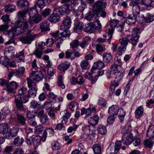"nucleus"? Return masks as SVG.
<instances>
[{
	"mask_svg": "<svg viewBox=\"0 0 154 154\" xmlns=\"http://www.w3.org/2000/svg\"><path fill=\"white\" fill-rule=\"evenodd\" d=\"M40 120L42 124H46L48 122L49 118L47 115H44L40 119Z\"/></svg>",
	"mask_w": 154,
	"mask_h": 154,
	"instance_id": "052dcab7",
	"label": "nucleus"
},
{
	"mask_svg": "<svg viewBox=\"0 0 154 154\" xmlns=\"http://www.w3.org/2000/svg\"><path fill=\"white\" fill-rule=\"evenodd\" d=\"M140 37L139 35L135 34H131L127 35V39L128 42L131 44L133 46L136 45L137 43L138 42V39Z\"/></svg>",
	"mask_w": 154,
	"mask_h": 154,
	"instance_id": "f8f14e48",
	"label": "nucleus"
},
{
	"mask_svg": "<svg viewBox=\"0 0 154 154\" xmlns=\"http://www.w3.org/2000/svg\"><path fill=\"white\" fill-rule=\"evenodd\" d=\"M19 131V129L17 127H14L5 133V137L8 139H11L17 135Z\"/></svg>",
	"mask_w": 154,
	"mask_h": 154,
	"instance_id": "6e6552de",
	"label": "nucleus"
},
{
	"mask_svg": "<svg viewBox=\"0 0 154 154\" xmlns=\"http://www.w3.org/2000/svg\"><path fill=\"white\" fill-rule=\"evenodd\" d=\"M41 11H42L41 12L42 15L43 17H45L50 14L51 10L50 8H45L43 11L42 10Z\"/></svg>",
	"mask_w": 154,
	"mask_h": 154,
	"instance_id": "bf43d9fd",
	"label": "nucleus"
},
{
	"mask_svg": "<svg viewBox=\"0 0 154 154\" xmlns=\"http://www.w3.org/2000/svg\"><path fill=\"white\" fill-rule=\"evenodd\" d=\"M15 9V6L13 4H9L5 6V11L6 13H10Z\"/></svg>",
	"mask_w": 154,
	"mask_h": 154,
	"instance_id": "37998d69",
	"label": "nucleus"
},
{
	"mask_svg": "<svg viewBox=\"0 0 154 154\" xmlns=\"http://www.w3.org/2000/svg\"><path fill=\"white\" fill-rule=\"evenodd\" d=\"M9 60L5 57H2L0 59V63L3 65L7 66L8 64Z\"/></svg>",
	"mask_w": 154,
	"mask_h": 154,
	"instance_id": "13d9d810",
	"label": "nucleus"
},
{
	"mask_svg": "<svg viewBox=\"0 0 154 154\" xmlns=\"http://www.w3.org/2000/svg\"><path fill=\"white\" fill-rule=\"evenodd\" d=\"M147 136L149 139L154 137V125H150L148 128L146 133Z\"/></svg>",
	"mask_w": 154,
	"mask_h": 154,
	"instance_id": "c756f323",
	"label": "nucleus"
},
{
	"mask_svg": "<svg viewBox=\"0 0 154 154\" xmlns=\"http://www.w3.org/2000/svg\"><path fill=\"white\" fill-rule=\"evenodd\" d=\"M18 97L20 99V101L23 103H25L28 102L29 100V97L28 95L24 96H20V95H16L15 96V98H16L17 97Z\"/></svg>",
	"mask_w": 154,
	"mask_h": 154,
	"instance_id": "09e8293b",
	"label": "nucleus"
},
{
	"mask_svg": "<svg viewBox=\"0 0 154 154\" xmlns=\"http://www.w3.org/2000/svg\"><path fill=\"white\" fill-rule=\"evenodd\" d=\"M20 99L18 97H17L16 98H15L14 101L16 103L17 109L20 111H24L25 108L23 104V103L20 101Z\"/></svg>",
	"mask_w": 154,
	"mask_h": 154,
	"instance_id": "b1692460",
	"label": "nucleus"
},
{
	"mask_svg": "<svg viewBox=\"0 0 154 154\" xmlns=\"http://www.w3.org/2000/svg\"><path fill=\"white\" fill-rule=\"evenodd\" d=\"M154 2L153 0H133L130 2L129 5L132 6V10L139 14L140 8L141 7L143 9L150 10L153 8L152 3Z\"/></svg>",
	"mask_w": 154,
	"mask_h": 154,
	"instance_id": "f257e3e1",
	"label": "nucleus"
},
{
	"mask_svg": "<svg viewBox=\"0 0 154 154\" xmlns=\"http://www.w3.org/2000/svg\"><path fill=\"white\" fill-rule=\"evenodd\" d=\"M98 133L102 135H105L106 133L107 130L106 127L102 125H99L97 128Z\"/></svg>",
	"mask_w": 154,
	"mask_h": 154,
	"instance_id": "f704fd0d",
	"label": "nucleus"
},
{
	"mask_svg": "<svg viewBox=\"0 0 154 154\" xmlns=\"http://www.w3.org/2000/svg\"><path fill=\"white\" fill-rule=\"evenodd\" d=\"M70 63L66 61L60 64L57 66V68L60 70L64 72L69 67Z\"/></svg>",
	"mask_w": 154,
	"mask_h": 154,
	"instance_id": "393cba45",
	"label": "nucleus"
},
{
	"mask_svg": "<svg viewBox=\"0 0 154 154\" xmlns=\"http://www.w3.org/2000/svg\"><path fill=\"white\" fill-rule=\"evenodd\" d=\"M63 31L61 32L59 34V31H57L55 33L52 34V35L54 37L59 38L69 37L70 35V32L68 29H64Z\"/></svg>",
	"mask_w": 154,
	"mask_h": 154,
	"instance_id": "ddd939ff",
	"label": "nucleus"
},
{
	"mask_svg": "<svg viewBox=\"0 0 154 154\" xmlns=\"http://www.w3.org/2000/svg\"><path fill=\"white\" fill-rule=\"evenodd\" d=\"M84 24L82 22H79L75 25L74 28V32L80 34L83 28Z\"/></svg>",
	"mask_w": 154,
	"mask_h": 154,
	"instance_id": "4be33fe9",
	"label": "nucleus"
},
{
	"mask_svg": "<svg viewBox=\"0 0 154 154\" xmlns=\"http://www.w3.org/2000/svg\"><path fill=\"white\" fill-rule=\"evenodd\" d=\"M38 35V34L34 33L32 30H29L26 33L25 35L20 37L19 40L23 43L30 44Z\"/></svg>",
	"mask_w": 154,
	"mask_h": 154,
	"instance_id": "20e7f679",
	"label": "nucleus"
},
{
	"mask_svg": "<svg viewBox=\"0 0 154 154\" xmlns=\"http://www.w3.org/2000/svg\"><path fill=\"white\" fill-rule=\"evenodd\" d=\"M49 23L47 21H45L42 22L40 25V28L42 32H45L50 30V29L49 27Z\"/></svg>",
	"mask_w": 154,
	"mask_h": 154,
	"instance_id": "473e14b6",
	"label": "nucleus"
},
{
	"mask_svg": "<svg viewBox=\"0 0 154 154\" xmlns=\"http://www.w3.org/2000/svg\"><path fill=\"white\" fill-rule=\"evenodd\" d=\"M72 10L78 9L79 3L78 0H73L71 1Z\"/></svg>",
	"mask_w": 154,
	"mask_h": 154,
	"instance_id": "603ef678",
	"label": "nucleus"
},
{
	"mask_svg": "<svg viewBox=\"0 0 154 154\" xmlns=\"http://www.w3.org/2000/svg\"><path fill=\"white\" fill-rule=\"evenodd\" d=\"M15 26L14 28L8 32V35L12 32L14 36L18 35L28 29V24L26 21H17L15 23Z\"/></svg>",
	"mask_w": 154,
	"mask_h": 154,
	"instance_id": "f03ea898",
	"label": "nucleus"
},
{
	"mask_svg": "<svg viewBox=\"0 0 154 154\" xmlns=\"http://www.w3.org/2000/svg\"><path fill=\"white\" fill-rule=\"evenodd\" d=\"M37 89H30L28 91V95L29 97L34 98L37 94Z\"/></svg>",
	"mask_w": 154,
	"mask_h": 154,
	"instance_id": "864d4df0",
	"label": "nucleus"
},
{
	"mask_svg": "<svg viewBox=\"0 0 154 154\" xmlns=\"http://www.w3.org/2000/svg\"><path fill=\"white\" fill-rule=\"evenodd\" d=\"M54 131L52 128H48L46 129L44 131L42 139L43 141L46 140L47 137H50L54 134Z\"/></svg>",
	"mask_w": 154,
	"mask_h": 154,
	"instance_id": "4468645a",
	"label": "nucleus"
},
{
	"mask_svg": "<svg viewBox=\"0 0 154 154\" xmlns=\"http://www.w3.org/2000/svg\"><path fill=\"white\" fill-rule=\"evenodd\" d=\"M39 10H40L39 8H38V7H37L36 5H35V8H32L29 11V19H30L37 14H38L37 11Z\"/></svg>",
	"mask_w": 154,
	"mask_h": 154,
	"instance_id": "c85d7f7f",
	"label": "nucleus"
},
{
	"mask_svg": "<svg viewBox=\"0 0 154 154\" xmlns=\"http://www.w3.org/2000/svg\"><path fill=\"white\" fill-rule=\"evenodd\" d=\"M143 112V109L142 106H139L135 111V116L137 119H139L141 117Z\"/></svg>",
	"mask_w": 154,
	"mask_h": 154,
	"instance_id": "c9c22d12",
	"label": "nucleus"
},
{
	"mask_svg": "<svg viewBox=\"0 0 154 154\" xmlns=\"http://www.w3.org/2000/svg\"><path fill=\"white\" fill-rule=\"evenodd\" d=\"M69 6V4H66L58 8V12L60 14L65 15L69 14L71 11Z\"/></svg>",
	"mask_w": 154,
	"mask_h": 154,
	"instance_id": "9b49d317",
	"label": "nucleus"
},
{
	"mask_svg": "<svg viewBox=\"0 0 154 154\" xmlns=\"http://www.w3.org/2000/svg\"><path fill=\"white\" fill-rule=\"evenodd\" d=\"M119 23V22L117 20L111 19L110 20V25L112 29L109 30L108 32V36L109 37V38L108 39V41L109 42H110L111 39L112 37V35L113 32V29L116 27L117 25Z\"/></svg>",
	"mask_w": 154,
	"mask_h": 154,
	"instance_id": "423d86ee",
	"label": "nucleus"
},
{
	"mask_svg": "<svg viewBox=\"0 0 154 154\" xmlns=\"http://www.w3.org/2000/svg\"><path fill=\"white\" fill-rule=\"evenodd\" d=\"M44 127L42 125H38L35 128V132L37 134H39L43 131Z\"/></svg>",
	"mask_w": 154,
	"mask_h": 154,
	"instance_id": "69168bd1",
	"label": "nucleus"
},
{
	"mask_svg": "<svg viewBox=\"0 0 154 154\" xmlns=\"http://www.w3.org/2000/svg\"><path fill=\"white\" fill-rule=\"evenodd\" d=\"M99 117L97 114L94 115L88 120V123L91 125H96L98 123Z\"/></svg>",
	"mask_w": 154,
	"mask_h": 154,
	"instance_id": "a878e982",
	"label": "nucleus"
},
{
	"mask_svg": "<svg viewBox=\"0 0 154 154\" xmlns=\"http://www.w3.org/2000/svg\"><path fill=\"white\" fill-rule=\"evenodd\" d=\"M104 66V63L101 61H99L94 63L92 67L91 70V73L94 72V71L97 69H100L103 68Z\"/></svg>",
	"mask_w": 154,
	"mask_h": 154,
	"instance_id": "f3484780",
	"label": "nucleus"
},
{
	"mask_svg": "<svg viewBox=\"0 0 154 154\" xmlns=\"http://www.w3.org/2000/svg\"><path fill=\"white\" fill-rule=\"evenodd\" d=\"M92 149L94 154H101V148L99 144H95L93 145Z\"/></svg>",
	"mask_w": 154,
	"mask_h": 154,
	"instance_id": "ea45409f",
	"label": "nucleus"
},
{
	"mask_svg": "<svg viewBox=\"0 0 154 154\" xmlns=\"http://www.w3.org/2000/svg\"><path fill=\"white\" fill-rule=\"evenodd\" d=\"M48 98L53 103H56L57 102V96L54 94L52 92H49Z\"/></svg>",
	"mask_w": 154,
	"mask_h": 154,
	"instance_id": "de8ad7c7",
	"label": "nucleus"
},
{
	"mask_svg": "<svg viewBox=\"0 0 154 154\" xmlns=\"http://www.w3.org/2000/svg\"><path fill=\"white\" fill-rule=\"evenodd\" d=\"M33 80L30 78H27V81L28 87L29 88H30V89H37L36 83L33 82Z\"/></svg>",
	"mask_w": 154,
	"mask_h": 154,
	"instance_id": "c03bdc74",
	"label": "nucleus"
},
{
	"mask_svg": "<svg viewBox=\"0 0 154 154\" xmlns=\"http://www.w3.org/2000/svg\"><path fill=\"white\" fill-rule=\"evenodd\" d=\"M95 12L92 11H90L86 14L85 18L88 20H91L94 17L95 15Z\"/></svg>",
	"mask_w": 154,
	"mask_h": 154,
	"instance_id": "3c124183",
	"label": "nucleus"
},
{
	"mask_svg": "<svg viewBox=\"0 0 154 154\" xmlns=\"http://www.w3.org/2000/svg\"><path fill=\"white\" fill-rule=\"evenodd\" d=\"M111 70H110V73L111 75L112 74V73L115 72L116 71L117 72L119 71V69L122 68V66L120 65H118L114 63L112 64L110 67Z\"/></svg>",
	"mask_w": 154,
	"mask_h": 154,
	"instance_id": "79ce46f5",
	"label": "nucleus"
},
{
	"mask_svg": "<svg viewBox=\"0 0 154 154\" xmlns=\"http://www.w3.org/2000/svg\"><path fill=\"white\" fill-rule=\"evenodd\" d=\"M133 140V137L132 134L128 136H122V141L125 144L127 145H130L132 142Z\"/></svg>",
	"mask_w": 154,
	"mask_h": 154,
	"instance_id": "5701e85b",
	"label": "nucleus"
},
{
	"mask_svg": "<svg viewBox=\"0 0 154 154\" xmlns=\"http://www.w3.org/2000/svg\"><path fill=\"white\" fill-rule=\"evenodd\" d=\"M48 0H38L36 3L35 4L37 7L39 8L40 11H41L45 6V4L47 3Z\"/></svg>",
	"mask_w": 154,
	"mask_h": 154,
	"instance_id": "58836bf2",
	"label": "nucleus"
},
{
	"mask_svg": "<svg viewBox=\"0 0 154 154\" xmlns=\"http://www.w3.org/2000/svg\"><path fill=\"white\" fill-rule=\"evenodd\" d=\"M70 115V114L69 112L66 111H64V115H63L62 118H61V123L58 124L56 126V128L57 129L60 130L65 128L63 124L67 123L68 119Z\"/></svg>",
	"mask_w": 154,
	"mask_h": 154,
	"instance_id": "39448f33",
	"label": "nucleus"
},
{
	"mask_svg": "<svg viewBox=\"0 0 154 154\" xmlns=\"http://www.w3.org/2000/svg\"><path fill=\"white\" fill-rule=\"evenodd\" d=\"M144 20L146 23H150L154 20V14L152 15L150 13H147L144 18Z\"/></svg>",
	"mask_w": 154,
	"mask_h": 154,
	"instance_id": "49530a36",
	"label": "nucleus"
},
{
	"mask_svg": "<svg viewBox=\"0 0 154 154\" xmlns=\"http://www.w3.org/2000/svg\"><path fill=\"white\" fill-rule=\"evenodd\" d=\"M17 5L21 9H27L29 6V3L26 0H18Z\"/></svg>",
	"mask_w": 154,
	"mask_h": 154,
	"instance_id": "aec40b11",
	"label": "nucleus"
},
{
	"mask_svg": "<svg viewBox=\"0 0 154 154\" xmlns=\"http://www.w3.org/2000/svg\"><path fill=\"white\" fill-rule=\"evenodd\" d=\"M78 107V104L75 101H72L71 102L69 105V107L70 109L73 111L74 110V109L77 108Z\"/></svg>",
	"mask_w": 154,
	"mask_h": 154,
	"instance_id": "774afa93",
	"label": "nucleus"
},
{
	"mask_svg": "<svg viewBox=\"0 0 154 154\" xmlns=\"http://www.w3.org/2000/svg\"><path fill=\"white\" fill-rule=\"evenodd\" d=\"M71 20L70 17H66L62 21L60 27V29H69L71 26Z\"/></svg>",
	"mask_w": 154,
	"mask_h": 154,
	"instance_id": "1a4fd4ad",
	"label": "nucleus"
},
{
	"mask_svg": "<svg viewBox=\"0 0 154 154\" xmlns=\"http://www.w3.org/2000/svg\"><path fill=\"white\" fill-rule=\"evenodd\" d=\"M112 59V56L110 53H104L103 55V60L105 62L108 63Z\"/></svg>",
	"mask_w": 154,
	"mask_h": 154,
	"instance_id": "4c0bfd02",
	"label": "nucleus"
},
{
	"mask_svg": "<svg viewBox=\"0 0 154 154\" xmlns=\"http://www.w3.org/2000/svg\"><path fill=\"white\" fill-rule=\"evenodd\" d=\"M26 13V11H18L17 14V18L18 20L17 21H26L25 17Z\"/></svg>",
	"mask_w": 154,
	"mask_h": 154,
	"instance_id": "cd10ccee",
	"label": "nucleus"
},
{
	"mask_svg": "<svg viewBox=\"0 0 154 154\" xmlns=\"http://www.w3.org/2000/svg\"><path fill=\"white\" fill-rule=\"evenodd\" d=\"M8 125L7 123H3L0 125V133L3 134L5 137V134L8 132Z\"/></svg>",
	"mask_w": 154,
	"mask_h": 154,
	"instance_id": "7c9ffc66",
	"label": "nucleus"
},
{
	"mask_svg": "<svg viewBox=\"0 0 154 154\" xmlns=\"http://www.w3.org/2000/svg\"><path fill=\"white\" fill-rule=\"evenodd\" d=\"M58 85L61 87L62 88L64 89L65 86L63 82L62 77L61 76H60L58 77V80L57 82Z\"/></svg>",
	"mask_w": 154,
	"mask_h": 154,
	"instance_id": "0e129e2a",
	"label": "nucleus"
},
{
	"mask_svg": "<svg viewBox=\"0 0 154 154\" xmlns=\"http://www.w3.org/2000/svg\"><path fill=\"white\" fill-rule=\"evenodd\" d=\"M121 113H119V118L121 122H122L124 120V118L125 115V112L124 111L123 109H120Z\"/></svg>",
	"mask_w": 154,
	"mask_h": 154,
	"instance_id": "e2e57ef3",
	"label": "nucleus"
},
{
	"mask_svg": "<svg viewBox=\"0 0 154 154\" xmlns=\"http://www.w3.org/2000/svg\"><path fill=\"white\" fill-rule=\"evenodd\" d=\"M96 29V26L93 23H88L85 25L84 31L87 32L92 33L95 32Z\"/></svg>",
	"mask_w": 154,
	"mask_h": 154,
	"instance_id": "2eb2a0df",
	"label": "nucleus"
},
{
	"mask_svg": "<svg viewBox=\"0 0 154 154\" xmlns=\"http://www.w3.org/2000/svg\"><path fill=\"white\" fill-rule=\"evenodd\" d=\"M29 20L30 22H31V21H32L36 23H38L42 20V16L41 15L38 14Z\"/></svg>",
	"mask_w": 154,
	"mask_h": 154,
	"instance_id": "a18cd8bd",
	"label": "nucleus"
},
{
	"mask_svg": "<svg viewBox=\"0 0 154 154\" xmlns=\"http://www.w3.org/2000/svg\"><path fill=\"white\" fill-rule=\"evenodd\" d=\"M130 131L127 126H125L122 130L121 133L123 134L122 136H128L131 134L130 132Z\"/></svg>",
	"mask_w": 154,
	"mask_h": 154,
	"instance_id": "4d7b16f0",
	"label": "nucleus"
},
{
	"mask_svg": "<svg viewBox=\"0 0 154 154\" xmlns=\"http://www.w3.org/2000/svg\"><path fill=\"white\" fill-rule=\"evenodd\" d=\"M43 75L41 71H32L30 74L29 78L33 80L38 82L43 78Z\"/></svg>",
	"mask_w": 154,
	"mask_h": 154,
	"instance_id": "0eeeda50",
	"label": "nucleus"
},
{
	"mask_svg": "<svg viewBox=\"0 0 154 154\" xmlns=\"http://www.w3.org/2000/svg\"><path fill=\"white\" fill-rule=\"evenodd\" d=\"M124 74V70L122 68L119 69L118 71H116L112 74L113 75V77L115 79H117V80L119 81L122 78Z\"/></svg>",
	"mask_w": 154,
	"mask_h": 154,
	"instance_id": "a211bd4d",
	"label": "nucleus"
},
{
	"mask_svg": "<svg viewBox=\"0 0 154 154\" xmlns=\"http://www.w3.org/2000/svg\"><path fill=\"white\" fill-rule=\"evenodd\" d=\"M27 117L28 119L35 118L37 115V112H31L30 111H28L26 113Z\"/></svg>",
	"mask_w": 154,
	"mask_h": 154,
	"instance_id": "6e6d98bb",
	"label": "nucleus"
},
{
	"mask_svg": "<svg viewBox=\"0 0 154 154\" xmlns=\"http://www.w3.org/2000/svg\"><path fill=\"white\" fill-rule=\"evenodd\" d=\"M32 135L31 134V133H28L26 136V142L27 144L28 145H31L32 143Z\"/></svg>",
	"mask_w": 154,
	"mask_h": 154,
	"instance_id": "5fc2aeb1",
	"label": "nucleus"
},
{
	"mask_svg": "<svg viewBox=\"0 0 154 154\" xmlns=\"http://www.w3.org/2000/svg\"><path fill=\"white\" fill-rule=\"evenodd\" d=\"M106 5L107 3L106 2L97 1L93 5V8L96 11H98L103 8H105V6Z\"/></svg>",
	"mask_w": 154,
	"mask_h": 154,
	"instance_id": "dca6fc26",
	"label": "nucleus"
},
{
	"mask_svg": "<svg viewBox=\"0 0 154 154\" xmlns=\"http://www.w3.org/2000/svg\"><path fill=\"white\" fill-rule=\"evenodd\" d=\"M17 119L18 122L22 125H25L26 119L21 114L17 113Z\"/></svg>",
	"mask_w": 154,
	"mask_h": 154,
	"instance_id": "2f4dec72",
	"label": "nucleus"
},
{
	"mask_svg": "<svg viewBox=\"0 0 154 154\" xmlns=\"http://www.w3.org/2000/svg\"><path fill=\"white\" fill-rule=\"evenodd\" d=\"M119 110H120V109L118 105H113L109 108L108 113L110 116H115L117 115L118 111Z\"/></svg>",
	"mask_w": 154,
	"mask_h": 154,
	"instance_id": "6ab92c4d",
	"label": "nucleus"
},
{
	"mask_svg": "<svg viewBox=\"0 0 154 154\" xmlns=\"http://www.w3.org/2000/svg\"><path fill=\"white\" fill-rule=\"evenodd\" d=\"M79 44V42L78 39H75L72 41L70 43V45L73 49V51L71 52L68 50L66 51L65 52L66 58L70 59L72 60L75 57H79L80 56L81 54L76 50V49H78L77 48Z\"/></svg>",
	"mask_w": 154,
	"mask_h": 154,
	"instance_id": "7ed1b4c3",
	"label": "nucleus"
},
{
	"mask_svg": "<svg viewBox=\"0 0 154 154\" xmlns=\"http://www.w3.org/2000/svg\"><path fill=\"white\" fill-rule=\"evenodd\" d=\"M42 50L40 48H37L33 53V54L35 55L37 58H40L43 54Z\"/></svg>",
	"mask_w": 154,
	"mask_h": 154,
	"instance_id": "8fccbe9b",
	"label": "nucleus"
},
{
	"mask_svg": "<svg viewBox=\"0 0 154 154\" xmlns=\"http://www.w3.org/2000/svg\"><path fill=\"white\" fill-rule=\"evenodd\" d=\"M24 141L23 139L20 137H17L15 138L13 141V144L16 146H20Z\"/></svg>",
	"mask_w": 154,
	"mask_h": 154,
	"instance_id": "e433bc0d",
	"label": "nucleus"
},
{
	"mask_svg": "<svg viewBox=\"0 0 154 154\" xmlns=\"http://www.w3.org/2000/svg\"><path fill=\"white\" fill-rule=\"evenodd\" d=\"M96 51L98 54L105 50V48L100 44H97L96 45Z\"/></svg>",
	"mask_w": 154,
	"mask_h": 154,
	"instance_id": "680f3d73",
	"label": "nucleus"
},
{
	"mask_svg": "<svg viewBox=\"0 0 154 154\" xmlns=\"http://www.w3.org/2000/svg\"><path fill=\"white\" fill-rule=\"evenodd\" d=\"M121 141H117L116 142L115 145V152L117 153L122 146Z\"/></svg>",
	"mask_w": 154,
	"mask_h": 154,
	"instance_id": "338daca9",
	"label": "nucleus"
},
{
	"mask_svg": "<svg viewBox=\"0 0 154 154\" xmlns=\"http://www.w3.org/2000/svg\"><path fill=\"white\" fill-rule=\"evenodd\" d=\"M18 85L16 82L12 81L9 83L7 85L5 90L8 93H11L14 92L15 90L17 89Z\"/></svg>",
	"mask_w": 154,
	"mask_h": 154,
	"instance_id": "9d476101",
	"label": "nucleus"
},
{
	"mask_svg": "<svg viewBox=\"0 0 154 154\" xmlns=\"http://www.w3.org/2000/svg\"><path fill=\"white\" fill-rule=\"evenodd\" d=\"M133 11V14L129 15L127 17L126 20L130 22L131 24H134L137 20V15L135 14L134 11Z\"/></svg>",
	"mask_w": 154,
	"mask_h": 154,
	"instance_id": "bb28decb",
	"label": "nucleus"
},
{
	"mask_svg": "<svg viewBox=\"0 0 154 154\" xmlns=\"http://www.w3.org/2000/svg\"><path fill=\"white\" fill-rule=\"evenodd\" d=\"M32 143L35 147H36L39 146L41 143V140L39 137L38 136L33 135H32Z\"/></svg>",
	"mask_w": 154,
	"mask_h": 154,
	"instance_id": "a19ab883",
	"label": "nucleus"
},
{
	"mask_svg": "<svg viewBox=\"0 0 154 154\" xmlns=\"http://www.w3.org/2000/svg\"><path fill=\"white\" fill-rule=\"evenodd\" d=\"M30 107L34 109L38 110L41 108V104L40 102L33 100L30 102Z\"/></svg>",
	"mask_w": 154,
	"mask_h": 154,
	"instance_id": "72a5a7b5",
	"label": "nucleus"
},
{
	"mask_svg": "<svg viewBox=\"0 0 154 154\" xmlns=\"http://www.w3.org/2000/svg\"><path fill=\"white\" fill-rule=\"evenodd\" d=\"M60 17L57 13H53L48 18V20L52 23H56L60 21Z\"/></svg>",
	"mask_w": 154,
	"mask_h": 154,
	"instance_id": "412c9836",
	"label": "nucleus"
}]
</instances>
